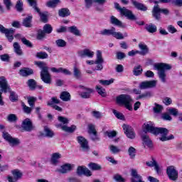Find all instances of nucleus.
I'll return each mask as SVG.
<instances>
[{
    "mask_svg": "<svg viewBox=\"0 0 182 182\" xmlns=\"http://www.w3.org/2000/svg\"><path fill=\"white\" fill-rule=\"evenodd\" d=\"M144 128L145 129V133L149 132L157 136L161 134V137L159 138L161 141H168V140H173L174 139V135L171 134L169 136H167L168 134V129L164 127H156L154 124L151 122H148L144 124Z\"/></svg>",
    "mask_w": 182,
    "mask_h": 182,
    "instance_id": "f257e3e1",
    "label": "nucleus"
},
{
    "mask_svg": "<svg viewBox=\"0 0 182 182\" xmlns=\"http://www.w3.org/2000/svg\"><path fill=\"white\" fill-rule=\"evenodd\" d=\"M2 93H10L11 102L18 101V95L16 92L11 90V86L8 84V80L4 76L0 77V95L2 96Z\"/></svg>",
    "mask_w": 182,
    "mask_h": 182,
    "instance_id": "f03ea898",
    "label": "nucleus"
},
{
    "mask_svg": "<svg viewBox=\"0 0 182 182\" xmlns=\"http://www.w3.org/2000/svg\"><path fill=\"white\" fill-rule=\"evenodd\" d=\"M155 69L158 70L157 75L162 83H166L167 82V74H166V70H170L171 69V65L166 63H158L154 65Z\"/></svg>",
    "mask_w": 182,
    "mask_h": 182,
    "instance_id": "7ed1b4c3",
    "label": "nucleus"
},
{
    "mask_svg": "<svg viewBox=\"0 0 182 182\" xmlns=\"http://www.w3.org/2000/svg\"><path fill=\"white\" fill-rule=\"evenodd\" d=\"M116 102L117 105L125 106L128 110H133V98L129 95L122 94L117 97Z\"/></svg>",
    "mask_w": 182,
    "mask_h": 182,
    "instance_id": "20e7f679",
    "label": "nucleus"
},
{
    "mask_svg": "<svg viewBox=\"0 0 182 182\" xmlns=\"http://www.w3.org/2000/svg\"><path fill=\"white\" fill-rule=\"evenodd\" d=\"M100 35L102 36H113L115 39L122 40L124 38H127L129 34L127 32L122 33L121 32H117L116 28L112 27L111 29H103L100 31Z\"/></svg>",
    "mask_w": 182,
    "mask_h": 182,
    "instance_id": "39448f33",
    "label": "nucleus"
},
{
    "mask_svg": "<svg viewBox=\"0 0 182 182\" xmlns=\"http://www.w3.org/2000/svg\"><path fill=\"white\" fill-rule=\"evenodd\" d=\"M114 8L115 9H117V11H119L120 12L121 15H123L129 21L137 20V17H136V16L133 14V12L132 11L127 9L126 7H120V4H119V3H114Z\"/></svg>",
    "mask_w": 182,
    "mask_h": 182,
    "instance_id": "423d86ee",
    "label": "nucleus"
},
{
    "mask_svg": "<svg viewBox=\"0 0 182 182\" xmlns=\"http://www.w3.org/2000/svg\"><path fill=\"white\" fill-rule=\"evenodd\" d=\"M169 15L170 10L168 9H160L159 4H156L154 6L152 9V16L156 19V21H160L161 19V14Z\"/></svg>",
    "mask_w": 182,
    "mask_h": 182,
    "instance_id": "0eeeda50",
    "label": "nucleus"
},
{
    "mask_svg": "<svg viewBox=\"0 0 182 182\" xmlns=\"http://www.w3.org/2000/svg\"><path fill=\"white\" fill-rule=\"evenodd\" d=\"M166 174L171 181H177L178 180V171L174 166H170L166 168Z\"/></svg>",
    "mask_w": 182,
    "mask_h": 182,
    "instance_id": "6e6552de",
    "label": "nucleus"
},
{
    "mask_svg": "<svg viewBox=\"0 0 182 182\" xmlns=\"http://www.w3.org/2000/svg\"><path fill=\"white\" fill-rule=\"evenodd\" d=\"M0 33H4L9 42L14 41V33H15V29L6 28L3 25L0 24Z\"/></svg>",
    "mask_w": 182,
    "mask_h": 182,
    "instance_id": "1a4fd4ad",
    "label": "nucleus"
},
{
    "mask_svg": "<svg viewBox=\"0 0 182 182\" xmlns=\"http://www.w3.org/2000/svg\"><path fill=\"white\" fill-rule=\"evenodd\" d=\"M41 79L46 85L52 83V76L49 73V68H46L41 72Z\"/></svg>",
    "mask_w": 182,
    "mask_h": 182,
    "instance_id": "9d476101",
    "label": "nucleus"
},
{
    "mask_svg": "<svg viewBox=\"0 0 182 182\" xmlns=\"http://www.w3.org/2000/svg\"><path fill=\"white\" fill-rule=\"evenodd\" d=\"M88 134H90V139L92 141H100V137L97 135V131H96V127L95 124H88Z\"/></svg>",
    "mask_w": 182,
    "mask_h": 182,
    "instance_id": "9b49d317",
    "label": "nucleus"
},
{
    "mask_svg": "<svg viewBox=\"0 0 182 182\" xmlns=\"http://www.w3.org/2000/svg\"><path fill=\"white\" fill-rule=\"evenodd\" d=\"M80 89H82V92H79V96L81 99H90L92 97V93H93V89L85 87L83 85H79Z\"/></svg>",
    "mask_w": 182,
    "mask_h": 182,
    "instance_id": "f8f14e48",
    "label": "nucleus"
},
{
    "mask_svg": "<svg viewBox=\"0 0 182 182\" xmlns=\"http://www.w3.org/2000/svg\"><path fill=\"white\" fill-rule=\"evenodd\" d=\"M103 63H105V60L102 56V51L97 50V58L95 60V63L97 65L94 70H103Z\"/></svg>",
    "mask_w": 182,
    "mask_h": 182,
    "instance_id": "ddd939ff",
    "label": "nucleus"
},
{
    "mask_svg": "<svg viewBox=\"0 0 182 182\" xmlns=\"http://www.w3.org/2000/svg\"><path fill=\"white\" fill-rule=\"evenodd\" d=\"M157 86V80H153L150 81H143L139 84V88L141 90H145L146 89H151Z\"/></svg>",
    "mask_w": 182,
    "mask_h": 182,
    "instance_id": "4468645a",
    "label": "nucleus"
},
{
    "mask_svg": "<svg viewBox=\"0 0 182 182\" xmlns=\"http://www.w3.org/2000/svg\"><path fill=\"white\" fill-rule=\"evenodd\" d=\"M12 176H8V181L9 182H18V180H21L22 178V176H23V173H22V171H21L19 169H14L11 171Z\"/></svg>",
    "mask_w": 182,
    "mask_h": 182,
    "instance_id": "2eb2a0df",
    "label": "nucleus"
},
{
    "mask_svg": "<svg viewBox=\"0 0 182 182\" xmlns=\"http://www.w3.org/2000/svg\"><path fill=\"white\" fill-rule=\"evenodd\" d=\"M38 137H48V139H53L55 137V132L51 130L48 126H45L43 128V132H40L38 133Z\"/></svg>",
    "mask_w": 182,
    "mask_h": 182,
    "instance_id": "dca6fc26",
    "label": "nucleus"
},
{
    "mask_svg": "<svg viewBox=\"0 0 182 182\" xmlns=\"http://www.w3.org/2000/svg\"><path fill=\"white\" fill-rule=\"evenodd\" d=\"M77 141L80 144L81 149H82V151H89V150H90L89 141H87V139L85 137L82 136H77Z\"/></svg>",
    "mask_w": 182,
    "mask_h": 182,
    "instance_id": "f3484780",
    "label": "nucleus"
},
{
    "mask_svg": "<svg viewBox=\"0 0 182 182\" xmlns=\"http://www.w3.org/2000/svg\"><path fill=\"white\" fill-rule=\"evenodd\" d=\"M123 130L124 131V134H126L128 139H135L136 133H134V130L132 127V126L129 124H124L122 125Z\"/></svg>",
    "mask_w": 182,
    "mask_h": 182,
    "instance_id": "a211bd4d",
    "label": "nucleus"
},
{
    "mask_svg": "<svg viewBox=\"0 0 182 182\" xmlns=\"http://www.w3.org/2000/svg\"><path fill=\"white\" fill-rule=\"evenodd\" d=\"M21 128L25 132H32V130H34L35 127H33V124L32 123V121H31V119L26 118L22 122Z\"/></svg>",
    "mask_w": 182,
    "mask_h": 182,
    "instance_id": "6ab92c4d",
    "label": "nucleus"
},
{
    "mask_svg": "<svg viewBox=\"0 0 182 182\" xmlns=\"http://www.w3.org/2000/svg\"><path fill=\"white\" fill-rule=\"evenodd\" d=\"M76 173L77 176H85L86 177L92 176V171L85 166H80L77 168Z\"/></svg>",
    "mask_w": 182,
    "mask_h": 182,
    "instance_id": "aec40b11",
    "label": "nucleus"
},
{
    "mask_svg": "<svg viewBox=\"0 0 182 182\" xmlns=\"http://www.w3.org/2000/svg\"><path fill=\"white\" fill-rule=\"evenodd\" d=\"M131 176H132L131 182H145L143 181V177L137 173L136 169H132Z\"/></svg>",
    "mask_w": 182,
    "mask_h": 182,
    "instance_id": "412c9836",
    "label": "nucleus"
},
{
    "mask_svg": "<svg viewBox=\"0 0 182 182\" xmlns=\"http://www.w3.org/2000/svg\"><path fill=\"white\" fill-rule=\"evenodd\" d=\"M77 54L80 58H85V56H87V58H93V56H95V52L87 48L78 51Z\"/></svg>",
    "mask_w": 182,
    "mask_h": 182,
    "instance_id": "4be33fe9",
    "label": "nucleus"
},
{
    "mask_svg": "<svg viewBox=\"0 0 182 182\" xmlns=\"http://www.w3.org/2000/svg\"><path fill=\"white\" fill-rule=\"evenodd\" d=\"M55 127L59 129V127H61V129L63 132H65L66 133H73L75 130H76V126L72 125L71 127H68L66 125H62V124H55Z\"/></svg>",
    "mask_w": 182,
    "mask_h": 182,
    "instance_id": "5701e85b",
    "label": "nucleus"
},
{
    "mask_svg": "<svg viewBox=\"0 0 182 182\" xmlns=\"http://www.w3.org/2000/svg\"><path fill=\"white\" fill-rule=\"evenodd\" d=\"M32 19H33V16L28 15L22 21V26L25 28H32Z\"/></svg>",
    "mask_w": 182,
    "mask_h": 182,
    "instance_id": "b1692460",
    "label": "nucleus"
},
{
    "mask_svg": "<svg viewBox=\"0 0 182 182\" xmlns=\"http://www.w3.org/2000/svg\"><path fill=\"white\" fill-rule=\"evenodd\" d=\"M19 75L23 77H28V76L33 75V70L29 68H23L19 70Z\"/></svg>",
    "mask_w": 182,
    "mask_h": 182,
    "instance_id": "393cba45",
    "label": "nucleus"
},
{
    "mask_svg": "<svg viewBox=\"0 0 182 182\" xmlns=\"http://www.w3.org/2000/svg\"><path fill=\"white\" fill-rule=\"evenodd\" d=\"M132 5L134 6V8L136 9H138V11H142V12H146L147 11V6H146L142 3H140L136 0H131Z\"/></svg>",
    "mask_w": 182,
    "mask_h": 182,
    "instance_id": "a878e982",
    "label": "nucleus"
},
{
    "mask_svg": "<svg viewBox=\"0 0 182 182\" xmlns=\"http://www.w3.org/2000/svg\"><path fill=\"white\" fill-rule=\"evenodd\" d=\"M35 12H37L40 16V21L43 23H48V11L41 12V9L38 8V10H36Z\"/></svg>",
    "mask_w": 182,
    "mask_h": 182,
    "instance_id": "bb28decb",
    "label": "nucleus"
},
{
    "mask_svg": "<svg viewBox=\"0 0 182 182\" xmlns=\"http://www.w3.org/2000/svg\"><path fill=\"white\" fill-rule=\"evenodd\" d=\"M110 23L115 26H119V28H126V24L123 23L120 20H118L114 16L110 17Z\"/></svg>",
    "mask_w": 182,
    "mask_h": 182,
    "instance_id": "cd10ccee",
    "label": "nucleus"
},
{
    "mask_svg": "<svg viewBox=\"0 0 182 182\" xmlns=\"http://www.w3.org/2000/svg\"><path fill=\"white\" fill-rule=\"evenodd\" d=\"M72 168H73V166H72V164H65L61 166L58 171L59 173H61V174H66V173H69V171H72Z\"/></svg>",
    "mask_w": 182,
    "mask_h": 182,
    "instance_id": "c85d7f7f",
    "label": "nucleus"
},
{
    "mask_svg": "<svg viewBox=\"0 0 182 182\" xmlns=\"http://www.w3.org/2000/svg\"><path fill=\"white\" fill-rule=\"evenodd\" d=\"M62 158V154H60V153H53L51 156V164H53V166H58V164H59V159Z\"/></svg>",
    "mask_w": 182,
    "mask_h": 182,
    "instance_id": "c756f323",
    "label": "nucleus"
},
{
    "mask_svg": "<svg viewBox=\"0 0 182 182\" xmlns=\"http://www.w3.org/2000/svg\"><path fill=\"white\" fill-rule=\"evenodd\" d=\"M142 141L149 147V149H153V141L150 139V136L144 134L141 136Z\"/></svg>",
    "mask_w": 182,
    "mask_h": 182,
    "instance_id": "7c9ffc66",
    "label": "nucleus"
},
{
    "mask_svg": "<svg viewBox=\"0 0 182 182\" xmlns=\"http://www.w3.org/2000/svg\"><path fill=\"white\" fill-rule=\"evenodd\" d=\"M161 4H173L176 6H182V0H159Z\"/></svg>",
    "mask_w": 182,
    "mask_h": 182,
    "instance_id": "2f4dec72",
    "label": "nucleus"
},
{
    "mask_svg": "<svg viewBox=\"0 0 182 182\" xmlns=\"http://www.w3.org/2000/svg\"><path fill=\"white\" fill-rule=\"evenodd\" d=\"M139 48L141 50V51H139V55L144 56V55H147V53H149V48L146 44L140 43L139 44Z\"/></svg>",
    "mask_w": 182,
    "mask_h": 182,
    "instance_id": "473e14b6",
    "label": "nucleus"
},
{
    "mask_svg": "<svg viewBox=\"0 0 182 182\" xmlns=\"http://www.w3.org/2000/svg\"><path fill=\"white\" fill-rule=\"evenodd\" d=\"M153 96H154L153 91H146L145 92L140 94L136 97V100H139V99H150L151 97H153Z\"/></svg>",
    "mask_w": 182,
    "mask_h": 182,
    "instance_id": "72a5a7b5",
    "label": "nucleus"
},
{
    "mask_svg": "<svg viewBox=\"0 0 182 182\" xmlns=\"http://www.w3.org/2000/svg\"><path fill=\"white\" fill-rule=\"evenodd\" d=\"M145 29L149 33H156L157 32V26L150 23L149 24H146Z\"/></svg>",
    "mask_w": 182,
    "mask_h": 182,
    "instance_id": "f704fd0d",
    "label": "nucleus"
},
{
    "mask_svg": "<svg viewBox=\"0 0 182 182\" xmlns=\"http://www.w3.org/2000/svg\"><path fill=\"white\" fill-rule=\"evenodd\" d=\"M13 48L16 55H18V56H22V55H23V52L22 51V48H21V46L19 45V43L18 42L14 43Z\"/></svg>",
    "mask_w": 182,
    "mask_h": 182,
    "instance_id": "c9c22d12",
    "label": "nucleus"
},
{
    "mask_svg": "<svg viewBox=\"0 0 182 182\" xmlns=\"http://www.w3.org/2000/svg\"><path fill=\"white\" fill-rule=\"evenodd\" d=\"M58 15L61 18H66L70 15V11L68 8H63L58 11Z\"/></svg>",
    "mask_w": 182,
    "mask_h": 182,
    "instance_id": "e433bc0d",
    "label": "nucleus"
},
{
    "mask_svg": "<svg viewBox=\"0 0 182 182\" xmlns=\"http://www.w3.org/2000/svg\"><path fill=\"white\" fill-rule=\"evenodd\" d=\"M73 76L75 79H77V80L82 79V71H80V69L77 68L76 65L73 67Z\"/></svg>",
    "mask_w": 182,
    "mask_h": 182,
    "instance_id": "4c0bfd02",
    "label": "nucleus"
},
{
    "mask_svg": "<svg viewBox=\"0 0 182 182\" xmlns=\"http://www.w3.org/2000/svg\"><path fill=\"white\" fill-rule=\"evenodd\" d=\"M60 4V0H49L46 2V6L48 8H56Z\"/></svg>",
    "mask_w": 182,
    "mask_h": 182,
    "instance_id": "58836bf2",
    "label": "nucleus"
},
{
    "mask_svg": "<svg viewBox=\"0 0 182 182\" xmlns=\"http://www.w3.org/2000/svg\"><path fill=\"white\" fill-rule=\"evenodd\" d=\"M60 99L63 100V102H69L70 100V93L68 91H63L60 95Z\"/></svg>",
    "mask_w": 182,
    "mask_h": 182,
    "instance_id": "ea45409f",
    "label": "nucleus"
},
{
    "mask_svg": "<svg viewBox=\"0 0 182 182\" xmlns=\"http://www.w3.org/2000/svg\"><path fill=\"white\" fill-rule=\"evenodd\" d=\"M36 80L34 79H29L28 80L26 85L29 87L30 90H35L36 89Z\"/></svg>",
    "mask_w": 182,
    "mask_h": 182,
    "instance_id": "a19ab883",
    "label": "nucleus"
},
{
    "mask_svg": "<svg viewBox=\"0 0 182 182\" xmlns=\"http://www.w3.org/2000/svg\"><path fill=\"white\" fill-rule=\"evenodd\" d=\"M68 31L70 32V33L75 35V36H80V31L77 29V27H76V26H72L68 27Z\"/></svg>",
    "mask_w": 182,
    "mask_h": 182,
    "instance_id": "79ce46f5",
    "label": "nucleus"
},
{
    "mask_svg": "<svg viewBox=\"0 0 182 182\" xmlns=\"http://www.w3.org/2000/svg\"><path fill=\"white\" fill-rule=\"evenodd\" d=\"M46 38V34L45 32H43V30L38 29L37 31V34H36L37 41H43V39Z\"/></svg>",
    "mask_w": 182,
    "mask_h": 182,
    "instance_id": "37998d69",
    "label": "nucleus"
},
{
    "mask_svg": "<svg viewBox=\"0 0 182 182\" xmlns=\"http://www.w3.org/2000/svg\"><path fill=\"white\" fill-rule=\"evenodd\" d=\"M154 113L159 114L163 112V105L154 103V107H153Z\"/></svg>",
    "mask_w": 182,
    "mask_h": 182,
    "instance_id": "c03bdc74",
    "label": "nucleus"
},
{
    "mask_svg": "<svg viewBox=\"0 0 182 182\" xmlns=\"http://www.w3.org/2000/svg\"><path fill=\"white\" fill-rule=\"evenodd\" d=\"M60 101L57 97H51L50 100L47 102V106H55V105H60Z\"/></svg>",
    "mask_w": 182,
    "mask_h": 182,
    "instance_id": "a18cd8bd",
    "label": "nucleus"
},
{
    "mask_svg": "<svg viewBox=\"0 0 182 182\" xmlns=\"http://www.w3.org/2000/svg\"><path fill=\"white\" fill-rule=\"evenodd\" d=\"M143 73V68L141 65H137L134 68L133 74L134 76H140Z\"/></svg>",
    "mask_w": 182,
    "mask_h": 182,
    "instance_id": "49530a36",
    "label": "nucleus"
},
{
    "mask_svg": "<svg viewBox=\"0 0 182 182\" xmlns=\"http://www.w3.org/2000/svg\"><path fill=\"white\" fill-rule=\"evenodd\" d=\"M43 31L46 33V35H49L52 33V31H53V28L50 24H45L43 27Z\"/></svg>",
    "mask_w": 182,
    "mask_h": 182,
    "instance_id": "de8ad7c7",
    "label": "nucleus"
},
{
    "mask_svg": "<svg viewBox=\"0 0 182 182\" xmlns=\"http://www.w3.org/2000/svg\"><path fill=\"white\" fill-rule=\"evenodd\" d=\"M15 8L17 12H23V2L22 1V0L17 1Z\"/></svg>",
    "mask_w": 182,
    "mask_h": 182,
    "instance_id": "09e8293b",
    "label": "nucleus"
},
{
    "mask_svg": "<svg viewBox=\"0 0 182 182\" xmlns=\"http://www.w3.org/2000/svg\"><path fill=\"white\" fill-rule=\"evenodd\" d=\"M95 89L98 93V95H100V96H102V97H106V90L105 88H102V87L97 85L95 87Z\"/></svg>",
    "mask_w": 182,
    "mask_h": 182,
    "instance_id": "8fccbe9b",
    "label": "nucleus"
},
{
    "mask_svg": "<svg viewBox=\"0 0 182 182\" xmlns=\"http://www.w3.org/2000/svg\"><path fill=\"white\" fill-rule=\"evenodd\" d=\"M88 167L89 168H90V170H92L93 171L102 169V166H100V165L93 162L90 163L88 164Z\"/></svg>",
    "mask_w": 182,
    "mask_h": 182,
    "instance_id": "3c124183",
    "label": "nucleus"
},
{
    "mask_svg": "<svg viewBox=\"0 0 182 182\" xmlns=\"http://www.w3.org/2000/svg\"><path fill=\"white\" fill-rule=\"evenodd\" d=\"M168 112L169 114H171V116H174V117H176V116H182V113H179L178 109L176 108H169Z\"/></svg>",
    "mask_w": 182,
    "mask_h": 182,
    "instance_id": "603ef678",
    "label": "nucleus"
},
{
    "mask_svg": "<svg viewBox=\"0 0 182 182\" xmlns=\"http://www.w3.org/2000/svg\"><path fill=\"white\" fill-rule=\"evenodd\" d=\"M29 6H31L34 11H38V1L36 0H27Z\"/></svg>",
    "mask_w": 182,
    "mask_h": 182,
    "instance_id": "864d4df0",
    "label": "nucleus"
},
{
    "mask_svg": "<svg viewBox=\"0 0 182 182\" xmlns=\"http://www.w3.org/2000/svg\"><path fill=\"white\" fill-rule=\"evenodd\" d=\"M9 143L10 146H11V147H14L15 146H19L21 141H19V139L18 138L11 137V139L9 140Z\"/></svg>",
    "mask_w": 182,
    "mask_h": 182,
    "instance_id": "5fc2aeb1",
    "label": "nucleus"
},
{
    "mask_svg": "<svg viewBox=\"0 0 182 182\" xmlns=\"http://www.w3.org/2000/svg\"><path fill=\"white\" fill-rule=\"evenodd\" d=\"M36 57H37L38 59H48L49 55L46 53V52L40 51L36 53Z\"/></svg>",
    "mask_w": 182,
    "mask_h": 182,
    "instance_id": "6e6d98bb",
    "label": "nucleus"
},
{
    "mask_svg": "<svg viewBox=\"0 0 182 182\" xmlns=\"http://www.w3.org/2000/svg\"><path fill=\"white\" fill-rule=\"evenodd\" d=\"M21 106L23 107V112L26 113V114H31L32 113V107H29L25 105V102H21Z\"/></svg>",
    "mask_w": 182,
    "mask_h": 182,
    "instance_id": "4d7b16f0",
    "label": "nucleus"
},
{
    "mask_svg": "<svg viewBox=\"0 0 182 182\" xmlns=\"http://www.w3.org/2000/svg\"><path fill=\"white\" fill-rule=\"evenodd\" d=\"M7 120L10 123H15L16 122H18V117H16V114H9L7 116Z\"/></svg>",
    "mask_w": 182,
    "mask_h": 182,
    "instance_id": "13d9d810",
    "label": "nucleus"
},
{
    "mask_svg": "<svg viewBox=\"0 0 182 182\" xmlns=\"http://www.w3.org/2000/svg\"><path fill=\"white\" fill-rule=\"evenodd\" d=\"M114 79L113 78H111L110 80H99V82L101 84V85H103V86H109L110 85H112V83H114Z\"/></svg>",
    "mask_w": 182,
    "mask_h": 182,
    "instance_id": "bf43d9fd",
    "label": "nucleus"
},
{
    "mask_svg": "<svg viewBox=\"0 0 182 182\" xmlns=\"http://www.w3.org/2000/svg\"><path fill=\"white\" fill-rule=\"evenodd\" d=\"M128 154L130 159H134L136 157V149L133 146H130L128 149Z\"/></svg>",
    "mask_w": 182,
    "mask_h": 182,
    "instance_id": "052dcab7",
    "label": "nucleus"
},
{
    "mask_svg": "<svg viewBox=\"0 0 182 182\" xmlns=\"http://www.w3.org/2000/svg\"><path fill=\"white\" fill-rule=\"evenodd\" d=\"M112 113L114 114L117 119H119V120H124V115H123L122 112H119L117 110L113 109Z\"/></svg>",
    "mask_w": 182,
    "mask_h": 182,
    "instance_id": "680f3d73",
    "label": "nucleus"
},
{
    "mask_svg": "<svg viewBox=\"0 0 182 182\" xmlns=\"http://www.w3.org/2000/svg\"><path fill=\"white\" fill-rule=\"evenodd\" d=\"M28 103L31 107H35V102H36V97H27Z\"/></svg>",
    "mask_w": 182,
    "mask_h": 182,
    "instance_id": "e2e57ef3",
    "label": "nucleus"
},
{
    "mask_svg": "<svg viewBox=\"0 0 182 182\" xmlns=\"http://www.w3.org/2000/svg\"><path fill=\"white\" fill-rule=\"evenodd\" d=\"M55 43L58 48H65V46H66V41L63 39H58L55 41Z\"/></svg>",
    "mask_w": 182,
    "mask_h": 182,
    "instance_id": "0e129e2a",
    "label": "nucleus"
},
{
    "mask_svg": "<svg viewBox=\"0 0 182 182\" xmlns=\"http://www.w3.org/2000/svg\"><path fill=\"white\" fill-rule=\"evenodd\" d=\"M116 58L118 60H123V59L126 58V54L122 51L117 52Z\"/></svg>",
    "mask_w": 182,
    "mask_h": 182,
    "instance_id": "69168bd1",
    "label": "nucleus"
},
{
    "mask_svg": "<svg viewBox=\"0 0 182 182\" xmlns=\"http://www.w3.org/2000/svg\"><path fill=\"white\" fill-rule=\"evenodd\" d=\"M58 122H60V123H62L63 124H69V119L63 116H59L58 117Z\"/></svg>",
    "mask_w": 182,
    "mask_h": 182,
    "instance_id": "338daca9",
    "label": "nucleus"
},
{
    "mask_svg": "<svg viewBox=\"0 0 182 182\" xmlns=\"http://www.w3.org/2000/svg\"><path fill=\"white\" fill-rule=\"evenodd\" d=\"M91 114L95 117V119H100L101 117H103L102 112L99 111H92Z\"/></svg>",
    "mask_w": 182,
    "mask_h": 182,
    "instance_id": "774afa93",
    "label": "nucleus"
}]
</instances>
